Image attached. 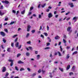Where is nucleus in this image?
Here are the masks:
<instances>
[{
    "label": "nucleus",
    "mask_w": 78,
    "mask_h": 78,
    "mask_svg": "<svg viewBox=\"0 0 78 78\" xmlns=\"http://www.w3.org/2000/svg\"><path fill=\"white\" fill-rule=\"evenodd\" d=\"M72 29V27H68L67 29V31L68 32H69V33H71L72 32V30H70L71 29Z\"/></svg>",
    "instance_id": "nucleus-1"
},
{
    "label": "nucleus",
    "mask_w": 78,
    "mask_h": 78,
    "mask_svg": "<svg viewBox=\"0 0 78 78\" xmlns=\"http://www.w3.org/2000/svg\"><path fill=\"white\" fill-rule=\"evenodd\" d=\"M0 34H1V36H3V37L5 36V35H6V34H5V33H4L3 31L1 32L0 33Z\"/></svg>",
    "instance_id": "nucleus-2"
},
{
    "label": "nucleus",
    "mask_w": 78,
    "mask_h": 78,
    "mask_svg": "<svg viewBox=\"0 0 78 78\" xmlns=\"http://www.w3.org/2000/svg\"><path fill=\"white\" fill-rule=\"evenodd\" d=\"M8 61H9V62H11L10 66H12L13 65V60H12L9 59L8 60Z\"/></svg>",
    "instance_id": "nucleus-3"
},
{
    "label": "nucleus",
    "mask_w": 78,
    "mask_h": 78,
    "mask_svg": "<svg viewBox=\"0 0 78 78\" xmlns=\"http://www.w3.org/2000/svg\"><path fill=\"white\" fill-rule=\"evenodd\" d=\"M2 72H6V68L5 66L2 67Z\"/></svg>",
    "instance_id": "nucleus-4"
},
{
    "label": "nucleus",
    "mask_w": 78,
    "mask_h": 78,
    "mask_svg": "<svg viewBox=\"0 0 78 78\" xmlns=\"http://www.w3.org/2000/svg\"><path fill=\"white\" fill-rule=\"evenodd\" d=\"M53 17V15L52 13H50L48 15V17L49 18H51V17Z\"/></svg>",
    "instance_id": "nucleus-5"
},
{
    "label": "nucleus",
    "mask_w": 78,
    "mask_h": 78,
    "mask_svg": "<svg viewBox=\"0 0 78 78\" xmlns=\"http://www.w3.org/2000/svg\"><path fill=\"white\" fill-rule=\"evenodd\" d=\"M30 28H31V26H30V25H29L28 26H27V31H30Z\"/></svg>",
    "instance_id": "nucleus-6"
},
{
    "label": "nucleus",
    "mask_w": 78,
    "mask_h": 78,
    "mask_svg": "<svg viewBox=\"0 0 78 78\" xmlns=\"http://www.w3.org/2000/svg\"><path fill=\"white\" fill-rule=\"evenodd\" d=\"M77 19H78V17L75 16L73 19V20H75L74 22H76L77 20Z\"/></svg>",
    "instance_id": "nucleus-7"
},
{
    "label": "nucleus",
    "mask_w": 78,
    "mask_h": 78,
    "mask_svg": "<svg viewBox=\"0 0 78 78\" xmlns=\"http://www.w3.org/2000/svg\"><path fill=\"white\" fill-rule=\"evenodd\" d=\"M18 64H23V63H24V62L22 61L21 60H20L18 62Z\"/></svg>",
    "instance_id": "nucleus-8"
},
{
    "label": "nucleus",
    "mask_w": 78,
    "mask_h": 78,
    "mask_svg": "<svg viewBox=\"0 0 78 78\" xmlns=\"http://www.w3.org/2000/svg\"><path fill=\"white\" fill-rule=\"evenodd\" d=\"M60 38V37H59V36L57 35V36H55V39H56V40H57V39H59Z\"/></svg>",
    "instance_id": "nucleus-9"
},
{
    "label": "nucleus",
    "mask_w": 78,
    "mask_h": 78,
    "mask_svg": "<svg viewBox=\"0 0 78 78\" xmlns=\"http://www.w3.org/2000/svg\"><path fill=\"white\" fill-rule=\"evenodd\" d=\"M70 65H68L66 67V70H69L70 69Z\"/></svg>",
    "instance_id": "nucleus-10"
},
{
    "label": "nucleus",
    "mask_w": 78,
    "mask_h": 78,
    "mask_svg": "<svg viewBox=\"0 0 78 78\" xmlns=\"http://www.w3.org/2000/svg\"><path fill=\"white\" fill-rule=\"evenodd\" d=\"M4 14H5V13L4 12L2 13V12L1 11V10H0V16H3V15H4Z\"/></svg>",
    "instance_id": "nucleus-11"
},
{
    "label": "nucleus",
    "mask_w": 78,
    "mask_h": 78,
    "mask_svg": "<svg viewBox=\"0 0 78 78\" xmlns=\"http://www.w3.org/2000/svg\"><path fill=\"white\" fill-rule=\"evenodd\" d=\"M19 42H17L15 44V46L16 47H17H17H19Z\"/></svg>",
    "instance_id": "nucleus-12"
},
{
    "label": "nucleus",
    "mask_w": 78,
    "mask_h": 78,
    "mask_svg": "<svg viewBox=\"0 0 78 78\" xmlns=\"http://www.w3.org/2000/svg\"><path fill=\"white\" fill-rule=\"evenodd\" d=\"M70 55L69 54H67L66 55V58L67 59H69V58H70Z\"/></svg>",
    "instance_id": "nucleus-13"
},
{
    "label": "nucleus",
    "mask_w": 78,
    "mask_h": 78,
    "mask_svg": "<svg viewBox=\"0 0 78 78\" xmlns=\"http://www.w3.org/2000/svg\"><path fill=\"white\" fill-rule=\"evenodd\" d=\"M77 53H78V51H74L73 53V55H76V54H77Z\"/></svg>",
    "instance_id": "nucleus-14"
},
{
    "label": "nucleus",
    "mask_w": 78,
    "mask_h": 78,
    "mask_svg": "<svg viewBox=\"0 0 78 78\" xmlns=\"http://www.w3.org/2000/svg\"><path fill=\"white\" fill-rule=\"evenodd\" d=\"M57 53H58V55H59V56H62V55H61V54L60 51H58L57 52Z\"/></svg>",
    "instance_id": "nucleus-15"
},
{
    "label": "nucleus",
    "mask_w": 78,
    "mask_h": 78,
    "mask_svg": "<svg viewBox=\"0 0 78 78\" xmlns=\"http://www.w3.org/2000/svg\"><path fill=\"white\" fill-rule=\"evenodd\" d=\"M58 69L61 72H63V69L61 68H59Z\"/></svg>",
    "instance_id": "nucleus-16"
},
{
    "label": "nucleus",
    "mask_w": 78,
    "mask_h": 78,
    "mask_svg": "<svg viewBox=\"0 0 78 78\" xmlns=\"http://www.w3.org/2000/svg\"><path fill=\"white\" fill-rule=\"evenodd\" d=\"M75 66H73V67L72 68V69L73 71L75 70Z\"/></svg>",
    "instance_id": "nucleus-17"
},
{
    "label": "nucleus",
    "mask_w": 78,
    "mask_h": 78,
    "mask_svg": "<svg viewBox=\"0 0 78 78\" xmlns=\"http://www.w3.org/2000/svg\"><path fill=\"white\" fill-rule=\"evenodd\" d=\"M5 3H6V4H8L9 3V2L8 1L5 0Z\"/></svg>",
    "instance_id": "nucleus-18"
},
{
    "label": "nucleus",
    "mask_w": 78,
    "mask_h": 78,
    "mask_svg": "<svg viewBox=\"0 0 78 78\" xmlns=\"http://www.w3.org/2000/svg\"><path fill=\"white\" fill-rule=\"evenodd\" d=\"M7 51L8 52H10L11 51H10V48H8L7 49Z\"/></svg>",
    "instance_id": "nucleus-19"
},
{
    "label": "nucleus",
    "mask_w": 78,
    "mask_h": 78,
    "mask_svg": "<svg viewBox=\"0 0 78 78\" xmlns=\"http://www.w3.org/2000/svg\"><path fill=\"white\" fill-rule=\"evenodd\" d=\"M25 10H24L23 11L21 12V13L22 14H25Z\"/></svg>",
    "instance_id": "nucleus-20"
},
{
    "label": "nucleus",
    "mask_w": 78,
    "mask_h": 78,
    "mask_svg": "<svg viewBox=\"0 0 78 78\" xmlns=\"http://www.w3.org/2000/svg\"><path fill=\"white\" fill-rule=\"evenodd\" d=\"M26 56H30V53H29V52H27L26 53Z\"/></svg>",
    "instance_id": "nucleus-21"
},
{
    "label": "nucleus",
    "mask_w": 78,
    "mask_h": 78,
    "mask_svg": "<svg viewBox=\"0 0 78 78\" xmlns=\"http://www.w3.org/2000/svg\"><path fill=\"white\" fill-rule=\"evenodd\" d=\"M41 72H42V73L43 74H45V71L43 70H41Z\"/></svg>",
    "instance_id": "nucleus-22"
},
{
    "label": "nucleus",
    "mask_w": 78,
    "mask_h": 78,
    "mask_svg": "<svg viewBox=\"0 0 78 78\" xmlns=\"http://www.w3.org/2000/svg\"><path fill=\"white\" fill-rule=\"evenodd\" d=\"M38 17L39 19H41V18H42V16L41 15V14H39L38 15Z\"/></svg>",
    "instance_id": "nucleus-23"
},
{
    "label": "nucleus",
    "mask_w": 78,
    "mask_h": 78,
    "mask_svg": "<svg viewBox=\"0 0 78 78\" xmlns=\"http://www.w3.org/2000/svg\"><path fill=\"white\" fill-rule=\"evenodd\" d=\"M21 55V54L20 53H19L18 54H17V58H18V57H19V56H20Z\"/></svg>",
    "instance_id": "nucleus-24"
},
{
    "label": "nucleus",
    "mask_w": 78,
    "mask_h": 78,
    "mask_svg": "<svg viewBox=\"0 0 78 78\" xmlns=\"http://www.w3.org/2000/svg\"><path fill=\"white\" fill-rule=\"evenodd\" d=\"M8 75H9V73H7L5 76L6 77H7V76H8Z\"/></svg>",
    "instance_id": "nucleus-25"
},
{
    "label": "nucleus",
    "mask_w": 78,
    "mask_h": 78,
    "mask_svg": "<svg viewBox=\"0 0 78 78\" xmlns=\"http://www.w3.org/2000/svg\"><path fill=\"white\" fill-rule=\"evenodd\" d=\"M35 31H36V30H32L31 32L32 33H35Z\"/></svg>",
    "instance_id": "nucleus-26"
},
{
    "label": "nucleus",
    "mask_w": 78,
    "mask_h": 78,
    "mask_svg": "<svg viewBox=\"0 0 78 78\" xmlns=\"http://www.w3.org/2000/svg\"><path fill=\"white\" fill-rule=\"evenodd\" d=\"M45 5H46V4L44 3V5H42L41 6L42 8H44V7H45Z\"/></svg>",
    "instance_id": "nucleus-27"
},
{
    "label": "nucleus",
    "mask_w": 78,
    "mask_h": 78,
    "mask_svg": "<svg viewBox=\"0 0 78 78\" xmlns=\"http://www.w3.org/2000/svg\"><path fill=\"white\" fill-rule=\"evenodd\" d=\"M4 31H5V32H6V33H8V29H4Z\"/></svg>",
    "instance_id": "nucleus-28"
},
{
    "label": "nucleus",
    "mask_w": 78,
    "mask_h": 78,
    "mask_svg": "<svg viewBox=\"0 0 78 78\" xmlns=\"http://www.w3.org/2000/svg\"><path fill=\"white\" fill-rule=\"evenodd\" d=\"M18 36L17 34L15 35L12 37H13V38L16 37V36Z\"/></svg>",
    "instance_id": "nucleus-29"
},
{
    "label": "nucleus",
    "mask_w": 78,
    "mask_h": 78,
    "mask_svg": "<svg viewBox=\"0 0 78 78\" xmlns=\"http://www.w3.org/2000/svg\"><path fill=\"white\" fill-rule=\"evenodd\" d=\"M25 70V69H24L23 68H21L20 71H22V70Z\"/></svg>",
    "instance_id": "nucleus-30"
},
{
    "label": "nucleus",
    "mask_w": 78,
    "mask_h": 78,
    "mask_svg": "<svg viewBox=\"0 0 78 78\" xmlns=\"http://www.w3.org/2000/svg\"><path fill=\"white\" fill-rule=\"evenodd\" d=\"M44 34L45 36H48V34H47V33L46 32L44 33Z\"/></svg>",
    "instance_id": "nucleus-31"
},
{
    "label": "nucleus",
    "mask_w": 78,
    "mask_h": 78,
    "mask_svg": "<svg viewBox=\"0 0 78 78\" xmlns=\"http://www.w3.org/2000/svg\"><path fill=\"white\" fill-rule=\"evenodd\" d=\"M15 68V70H17V71L19 70V69H18V68H17V66H16Z\"/></svg>",
    "instance_id": "nucleus-32"
},
{
    "label": "nucleus",
    "mask_w": 78,
    "mask_h": 78,
    "mask_svg": "<svg viewBox=\"0 0 78 78\" xmlns=\"http://www.w3.org/2000/svg\"><path fill=\"white\" fill-rule=\"evenodd\" d=\"M34 7H32L30 8V11H32V9H33Z\"/></svg>",
    "instance_id": "nucleus-33"
},
{
    "label": "nucleus",
    "mask_w": 78,
    "mask_h": 78,
    "mask_svg": "<svg viewBox=\"0 0 78 78\" xmlns=\"http://www.w3.org/2000/svg\"><path fill=\"white\" fill-rule=\"evenodd\" d=\"M41 72V69H39L38 71V73H40Z\"/></svg>",
    "instance_id": "nucleus-34"
},
{
    "label": "nucleus",
    "mask_w": 78,
    "mask_h": 78,
    "mask_svg": "<svg viewBox=\"0 0 78 78\" xmlns=\"http://www.w3.org/2000/svg\"><path fill=\"white\" fill-rule=\"evenodd\" d=\"M3 41L4 42V43H6V40H5V39H3Z\"/></svg>",
    "instance_id": "nucleus-35"
},
{
    "label": "nucleus",
    "mask_w": 78,
    "mask_h": 78,
    "mask_svg": "<svg viewBox=\"0 0 78 78\" xmlns=\"http://www.w3.org/2000/svg\"><path fill=\"white\" fill-rule=\"evenodd\" d=\"M70 12H68L67 13H66V16H67V15H68L69 14H70Z\"/></svg>",
    "instance_id": "nucleus-36"
},
{
    "label": "nucleus",
    "mask_w": 78,
    "mask_h": 78,
    "mask_svg": "<svg viewBox=\"0 0 78 78\" xmlns=\"http://www.w3.org/2000/svg\"><path fill=\"white\" fill-rule=\"evenodd\" d=\"M4 20H5V21H8V18L7 17L6 18H5Z\"/></svg>",
    "instance_id": "nucleus-37"
},
{
    "label": "nucleus",
    "mask_w": 78,
    "mask_h": 78,
    "mask_svg": "<svg viewBox=\"0 0 78 78\" xmlns=\"http://www.w3.org/2000/svg\"><path fill=\"white\" fill-rule=\"evenodd\" d=\"M49 74H50L51 75L49 76L50 77V78H52V77H53V76H52V75H51V73H50Z\"/></svg>",
    "instance_id": "nucleus-38"
},
{
    "label": "nucleus",
    "mask_w": 78,
    "mask_h": 78,
    "mask_svg": "<svg viewBox=\"0 0 78 78\" xmlns=\"http://www.w3.org/2000/svg\"><path fill=\"white\" fill-rule=\"evenodd\" d=\"M15 22L14 21H12L11 22H10V25H12V24H13Z\"/></svg>",
    "instance_id": "nucleus-39"
},
{
    "label": "nucleus",
    "mask_w": 78,
    "mask_h": 78,
    "mask_svg": "<svg viewBox=\"0 0 78 78\" xmlns=\"http://www.w3.org/2000/svg\"><path fill=\"white\" fill-rule=\"evenodd\" d=\"M11 46L13 47H14V43L12 42L11 44Z\"/></svg>",
    "instance_id": "nucleus-40"
},
{
    "label": "nucleus",
    "mask_w": 78,
    "mask_h": 78,
    "mask_svg": "<svg viewBox=\"0 0 78 78\" xmlns=\"http://www.w3.org/2000/svg\"><path fill=\"white\" fill-rule=\"evenodd\" d=\"M18 40V38H17V37H16V39L15 40V42H17V41Z\"/></svg>",
    "instance_id": "nucleus-41"
},
{
    "label": "nucleus",
    "mask_w": 78,
    "mask_h": 78,
    "mask_svg": "<svg viewBox=\"0 0 78 78\" xmlns=\"http://www.w3.org/2000/svg\"><path fill=\"white\" fill-rule=\"evenodd\" d=\"M68 5H73V3H68Z\"/></svg>",
    "instance_id": "nucleus-42"
},
{
    "label": "nucleus",
    "mask_w": 78,
    "mask_h": 78,
    "mask_svg": "<svg viewBox=\"0 0 78 78\" xmlns=\"http://www.w3.org/2000/svg\"><path fill=\"white\" fill-rule=\"evenodd\" d=\"M50 48L49 47H46V48H44V49L45 50H47V49H50Z\"/></svg>",
    "instance_id": "nucleus-43"
},
{
    "label": "nucleus",
    "mask_w": 78,
    "mask_h": 78,
    "mask_svg": "<svg viewBox=\"0 0 78 78\" xmlns=\"http://www.w3.org/2000/svg\"><path fill=\"white\" fill-rule=\"evenodd\" d=\"M37 58L38 59H39V58H40V55H37Z\"/></svg>",
    "instance_id": "nucleus-44"
},
{
    "label": "nucleus",
    "mask_w": 78,
    "mask_h": 78,
    "mask_svg": "<svg viewBox=\"0 0 78 78\" xmlns=\"http://www.w3.org/2000/svg\"><path fill=\"white\" fill-rule=\"evenodd\" d=\"M31 14H32L31 12H29L28 15V16H30Z\"/></svg>",
    "instance_id": "nucleus-45"
},
{
    "label": "nucleus",
    "mask_w": 78,
    "mask_h": 78,
    "mask_svg": "<svg viewBox=\"0 0 78 78\" xmlns=\"http://www.w3.org/2000/svg\"><path fill=\"white\" fill-rule=\"evenodd\" d=\"M21 47H22V45H20V46H19L18 48V49H20L21 48Z\"/></svg>",
    "instance_id": "nucleus-46"
},
{
    "label": "nucleus",
    "mask_w": 78,
    "mask_h": 78,
    "mask_svg": "<svg viewBox=\"0 0 78 78\" xmlns=\"http://www.w3.org/2000/svg\"><path fill=\"white\" fill-rule=\"evenodd\" d=\"M30 36V34L28 33L26 35V37H28Z\"/></svg>",
    "instance_id": "nucleus-47"
},
{
    "label": "nucleus",
    "mask_w": 78,
    "mask_h": 78,
    "mask_svg": "<svg viewBox=\"0 0 78 78\" xmlns=\"http://www.w3.org/2000/svg\"><path fill=\"white\" fill-rule=\"evenodd\" d=\"M30 49V50H32V47H31V46H29L28 47Z\"/></svg>",
    "instance_id": "nucleus-48"
},
{
    "label": "nucleus",
    "mask_w": 78,
    "mask_h": 78,
    "mask_svg": "<svg viewBox=\"0 0 78 78\" xmlns=\"http://www.w3.org/2000/svg\"><path fill=\"white\" fill-rule=\"evenodd\" d=\"M27 44H31V41H29L27 42Z\"/></svg>",
    "instance_id": "nucleus-49"
},
{
    "label": "nucleus",
    "mask_w": 78,
    "mask_h": 78,
    "mask_svg": "<svg viewBox=\"0 0 78 78\" xmlns=\"http://www.w3.org/2000/svg\"><path fill=\"white\" fill-rule=\"evenodd\" d=\"M12 12L13 13H14L15 14H16V11L14 10H12Z\"/></svg>",
    "instance_id": "nucleus-50"
},
{
    "label": "nucleus",
    "mask_w": 78,
    "mask_h": 78,
    "mask_svg": "<svg viewBox=\"0 0 78 78\" xmlns=\"http://www.w3.org/2000/svg\"><path fill=\"white\" fill-rule=\"evenodd\" d=\"M73 75V72H70L69 73V75Z\"/></svg>",
    "instance_id": "nucleus-51"
},
{
    "label": "nucleus",
    "mask_w": 78,
    "mask_h": 78,
    "mask_svg": "<svg viewBox=\"0 0 78 78\" xmlns=\"http://www.w3.org/2000/svg\"><path fill=\"white\" fill-rule=\"evenodd\" d=\"M50 45V43H48L47 44V46H48V45Z\"/></svg>",
    "instance_id": "nucleus-52"
},
{
    "label": "nucleus",
    "mask_w": 78,
    "mask_h": 78,
    "mask_svg": "<svg viewBox=\"0 0 78 78\" xmlns=\"http://www.w3.org/2000/svg\"><path fill=\"white\" fill-rule=\"evenodd\" d=\"M41 37H42L43 38H44V35H43L42 34H41Z\"/></svg>",
    "instance_id": "nucleus-53"
},
{
    "label": "nucleus",
    "mask_w": 78,
    "mask_h": 78,
    "mask_svg": "<svg viewBox=\"0 0 78 78\" xmlns=\"http://www.w3.org/2000/svg\"><path fill=\"white\" fill-rule=\"evenodd\" d=\"M36 75V73H34L32 75V76H34Z\"/></svg>",
    "instance_id": "nucleus-54"
},
{
    "label": "nucleus",
    "mask_w": 78,
    "mask_h": 78,
    "mask_svg": "<svg viewBox=\"0 0 78 78\" xmlns=\"http://www.w3.org/2000/svg\"><path fill=\"white\" fill-rule=\"evenodd\" d=\"M47 30L48 31V30H49V27L48 26H47Z\"/></svg>",
    "instance_id": "nucleus-55"
},
{
    "label": "nucleus",
    "mask_w": 78,
    "mask_h": 78,
    "mask_svg": "<svg viewBox=\"0 0 78 78\" xmlns=\"http://www.w3.org/2000/svg\"><path fill=\"white\" fill-rule=\"evenodd\" d=\"M63 41L64 43H66V41L64 39H63Z\"/></svg>",
    "instance_id": "nucleus-56"
},
{
    "label": "nucleus",
    "mask_w": 78,
    "mask_h": 78,
    "mask_svg": "<svg viewBox=\"0 0 78 78\" xmlns=\"http://www.w3.org/2000/svg\"><path fill=\"white\" fill-rule=\"evenodd\" d=\"M50 11V9H46V12H49Z\"/></svg>",
    "instance_id": "nucleus-57"
},
{
    "label": "nucleus",
    "mask_w": 78,
    "mask_h": 78,
    "mask_svg": "<svg viewBox=\"0 0 78 78\" xmlns=\"http://www.w3.org/2000/svg\"><path fill=\"white\" fill-rule=\"evenodd\" d=\"M19 11H17L16 12V15H17V14H19Z\"/></svg>",
    "instance_id": "nucleus-58"
},
{
    "label": "nucleus",
    "mask_w": 78,
    "mask_h": 78,
    "mask_svg": "<svg viewBox=\"0 0 78 78\" xmlns=\"http://www.w3.org/2000/svg\"><path fill=\"white\" fill-rule=\"evenodd\" d=\"M35 54L36 55H37V51H35Z\"/></svg>",
    "instance_id": "nucleus-59"
},
{
    "label": "nucleus",
    "mask_w": 78,
    "mask_h": 78,
    "mask_svg": "<svg viewBox=\"0 0 78 78\" xmlns=\"http://www.w3.org/2000/svg\"><path fill=\"white\" fill-rule=\"evenodd\" d=\"M27 69L28 70V71H30V70H31V69H30V68H27Z\"/></svg>",
    "instance_id": "nucleus-60"
},
{
    "label": "nucleus",
    "mask_w": 78,
    "mask_h": 78,
    "mask_svg": "<svg viewBox=\"0 0 78 78\" xmlns=\"http://www.w3.org/2000/svg\"><path fill=\"white\" fill-rule=\"evenodd\" d=\"M42 30V26H41L40 27V29H39V30Z\"/></svg>",
    "instance_id": "nucleus-61"
},
{
    "label": "nucleus",
    "mask_w": 78,
    "mask_h": 78,
    "mask_svg": "<svg viewBox=\"0 0 78 78\" xmlns=\"http://www.w3.org/2000/svg\"><path fill=\"white\" fill-rule=\"evenodd\" d=\"M70 18H68L66 19V20H67V21H68V20H70Z\"/></svg>",
    "instance_id": "nucleus-62"
},
{
    "label": "nucleus",
    "mask_w": 78,
    "mask_h": 78,
    "mask_svg": "<svg viewBox=\"0 0 78 78\" xmlns=\"http://www.w3.org/2000/svg\"><path fill=\"white\" fill-rule=\"evenodd\" d=\"M1 8H0V9H3V5H2L1 6Z\"/></svg>",
    "instance_id": "nucleus-63"
},
{
    "label": "nucleus",
    "mask_w": 78,
    "mask_h": 78,
    "mask_svg": "<svg viewBox=\"0 0 78 78\" xmlns=\"http://www.w3.org/2000/svg\"><path fill=\"white\" fill-rule=\"evenodd\" d=\"M48 9H51V8H52V7H51L49 6L48 7Z\"/></svg>",
    "instance_id": "nucleus-64"
}]
</instances>
